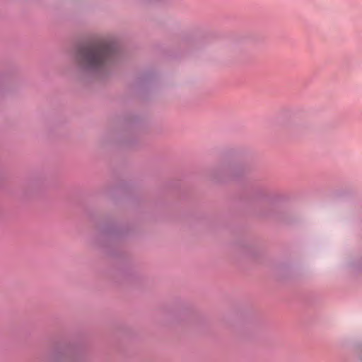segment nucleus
<instances>
[{"label":"nucleus","mask_w":362,"mask_h":362,"mask_svg":"<svg viewBox=\"0 0 362 362\" xmlns=\"http://www.w3.org/2000/svg\"><path fill=\"white\" fill-rule=\"evenodd\" d=\"M115 57L113 43L107 40H100L80 47L76 57L81 66L97 69L111 64Z\"/></svg>","instance_id":"nucleus-1"}]
</instances>
